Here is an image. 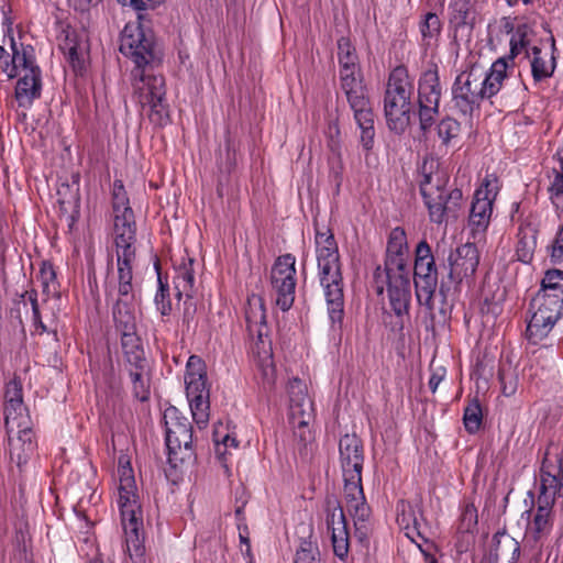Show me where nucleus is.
<instances>
[{"label":"nucleus","instance_id":"052dcab7","mask_svg":"<svg viewBox=\"0 0 563 563\" xmlns=\"http://www.w3.org/2000/svg\"><path fill=\"white\" fill-rule=\"evenodd\" d=\"M199 376H202V378L207 377L206 364L201 357L197 355H191L187 362L185 379L196 378Z\"/></svg>","mask_w":563,"mask_h":563},{"label":"nucleus","instance_id":"13d9d810","mask_svg":"<svg viewBox=\"0 0 563 563\" xmlns=\"http://www.w3.org/2000/svg\"><path fill=\"white\" fill-rule=\"evenodd\" d=\"M187 398H195V396L209 397V388L207 387V377L202 376L196 378L185 379Z\"/></svg>","mask_w":563,"mask_h":563},{"label":"nucleus","instance_id":"c9c22d12","mask_svg":"<svg viewBox=\"0 0 563 563\" xmlns=\"http://www.w3.org/2000/svg\"><path fill=\"white\" fill-rule=\"evenodd\" d=\"M10 46L12 48V55H10V58L3 60V65L1 64V69L8 75L9 78H14L18 76L19 67H22L24 73H26V69H30L31 66L35 65L33 64V60L27 57L25 51L22 53L18 51L15 42L12 37H10Z\"/></svg>","mask_w":563,"mask_h":563},{"label":"nucleus","instance_id":"8fccbe9b","mask_svg":"<svg viewBox=\"0 0 563 563\" xmlns=\"http://www.w3.org/2000/svg\"><path fill=\"white\" fill-rule=\"evenodd\" d=\"M122 5L131 7L137 12V20L142 21L146 18V11L155 10L162 5L165 0H117Z\"/></svg>","mask_w":563,"mask_h":563},{"label":"nucleus","instance_id":"338daca9","mask_svg":"<svg viewBox=\"0 0 563 563\" xmlns=\"http://www.w3.org/2000/svg\"><path fill=\"white\" fill-rule=\"evenodd\" d=\"M27 296L31 305H32V311H33V319L35 323H38V325L42 328V330H46V327L43 324L40 318V310L36 299V292L34 290L32 291H25V294L22 297Z\"/></svg>","mask_w":563,"mask_h":563},{"label":"nucleus","instance_id":"49530a36","mask_svg":"<svg viewBox=\"0 0 563 563\" xmlns=\"http://www.w3.org/2000/svg\"><path fill=\"white\" fill-rule=\"evenodd\" d=\"M118 273V296L122 297H135L133 287V267L129 266H117Z\"/></svg>","mask_w":563,"mask_h":563},{"label":"nucleus","instance_id":"473e14b6","mask_svg":"<svg viewBox=\"0 0 563 563\" xmlns=\"http://www.w3.org/2000/svg\"><path fill=\"white\" fill-rule=\"evenodd\" d=\"M59 48L66 55L68 63L76 73L85 68L84 46L78 43L75 31H65V38Z\"/></svg>","mask_w":563,"mask_h":563},{"label":"nucleus","instance_id":"c756f323","mask_svg":"<svg viewBox=\"0 0 563 563\" xmlns=\"http://www.w3.org/2000/svg\"><path fill=\"white\" fill-rule=\"evenodd\" d=\"M507 77V63L504 58L497 59L488 74H482V87L485 98H492L504 88Z\"/></svg>","mask_w":563,"mask_h":563},{"label":"nucleus","instance_id":"1a4fd4ad","mask_svg":"<svg viewBox=\"0 0 563 563\" xmlns=\"http://www.w3.org/2000/svg\"><path fill=\"white\" fill-rule=\"evenodd\" d=\"M532 316L527 327V336L533 343L542 340L552 330L563 312V298L555 295L537 294L530 302Z\"/></svg>","mask_w":563,"mask_h":563},{"label":"nucleus","instance_id":"c03bdc74","mask_svg":"<svg viewBox=\"0 0 563 563\" xmlns=\"http://www.w3.org/2000/svg\"><path fill=\"white\" fill-rule=\"evenodd\" d=\"M126 552L133 563H145V547L140 531L124 533Z\"/></svg>","mask_w":563,"mask_h":563},{"label":"nucleus","instance_id":"f704fd0d","mask_svg":"<svg viewBox=\"0 0 563 563\" xmlns=\"http://www.w3.org/2000/svg\"><path fill=\"white\" fill-rule=\"evenodd\" d=\"M20 419L19 421H21ZM9 437V445H10V454L13 455L14 452H18L19 463L21 462L20 451L25 452L33 449V431L27 426L21 423V427H15L14 431Z\"/></svg>","mask_w":563,"mask_h":563},{"label":"nucleus","instance_id":"a19ab883","mask_svg":"<svg viewBox=\"0 0 563 563\" xmlns=\"http://www.w3.org/2000/svg\"><path fill=\"white\" fill-rule=\"evenodd\" d=\"M442 23L439 16L433 12L424 14L423 20L419 24L423 44L429 46L431 41L440 35Z\"/></svg>","mask_w":563,"mask_h":563},{"label":"nucleus","instance_id":"cd10ccee","mask_svg":"<svg viewBox=\"0 0 563 563\" xmlns=\"http://www.w3.org/2000/svg\"><path fill=\"white\" fill-rule=\"evenodd\" d=\"M245 320L250 334L256 333L258 340L266 335V311L261 297L253 295L247 299Z\"/></svg>","mask_w":563,"mask_h":563},{"label":"nucleus","instance_id":"79ce46f5","mask_svg":"<svg viewBox=\"0 0 563 563\" xmlns=\"http://www.w3.org/2000/svg\"><path fill=\"white\" fill-rule=\"evenodd\" d=\"M483 420L481 404L474 398L464 409L463 421L468 433H475L479 430Z\"/></svg>","mask_w":563,"mask_h":563},{"label":"nucleus","instance_id":"f3484780","mask_svg":"<svg viewBox=\"0 0 563 563\" xmlns=\"http://www.w3.org/2000/svg\"><path fill=\"white\" fill-rule=\"evenodd\" d=\"M448 11V22L453 32V40L470 38L476 24V11L471 0H451Z\"/></svg>","mask_w":563,"mask_h":563},{"label":"nucleus","instance_id":"4be33fe9","mask_svg":"<svg viewBox=\"0 0 563 563\" xmlns=\"http://www.w3.org/2000/svg\"><path fill=\"white\" fill-rule=\"evenodd\" d=\"M125 223L122 222L114 228L117 266L132 265L136 258V225Z\"/></svg>","mask_w":563,"mask_h":563},{"label":"nucleus","instance_id":"603ef678","mask_svg":"<svg viewBox=\"0 0 563 563\" xmlns=\"http://www.w3.org/2000/svg\"><path fill=\"white\" fill-rule=\"evenodd\" d=\"M320 553L310 541H302L295 555L294 563H321Z\"/></svg>","mask_w":563,"mask_h":563},{"label":"nucleus","instance_id":"423d86ee","mask_svg":"<svg viewBox=\"0 0 563 563\" xmlns=\"http://www.w3.org/2000/svg\"><path fill=\"white\" fill-rule=\"evenodd\" d=\"M317 261L329 317L332 323H341L344 314V294L339 247L318 249Z\"/></svg>","mask_w":563,"mask_h":563},{"label":"nucleus","instance_id":"bf43d9fd","mask_svg":"<svg viewBox=\"0 0 563 563\" xmlns=\"http://www.w3.org/2000/svg\"><path fill=\"white\" fill-rule=\"evenodd\" d=\"M332 547L334 554L344 560L349 553V531H341L338 529V532L331 534Z\"/></svg>","mask_w":563,"mask_h":563},{"label":"nucleus","instance_id":"c85d7f7f","mask_svg":"<svg viewBox=\"0 0 563 563\" xmlns=\"http://www.w3.org/2000/svg\"><path fill=\"white\" fill-rule=\"evenodd\" d=\"M135 297L118 296L112 308L115 328L122 331H136Z\"/></svg>","mask_w":563,"mask_h":563},{"label":"nucleus","instance_id":"e2e57ef3","mask_svg":"<svg viewBox=\"0 0 563 563\" xmlns=\"http://www.w3.org/2000/svg\"><path fill=\"white\" fill-rule=\"evenodd\" d=\"M328 249V247H338V243L334 239L331 230H327L325 232H321L319 229L316 230V250L318 249Z\"/></svg>","mask_w":563,"mask_h":563},{"label":"nucleus","instance_id":"b1692460","mask_svg":"<svg viewBox=\"0 0 563 563\" xmlns=\"http://www.w3.org/2000/svg\"><path fill=\"white\" fill-rule=\"evenodd\" d=\"M290 400V423H298L301 420L310 423L313 417L312 400L306 393V386L300 379H294L289 385Z\"/></svg>","mask_w":563,"mask_h":563},{"label":"nucleus","instance_id":"f03ea898","mask_svg":"<svg viewBox=\"0 0 563 563\" xmlns=\"http://www.w3.org/2000/svg\"><path fill=\"white\" fill-rule=\"evenodd\" d=\"M339 451L344 482V500L349 514L354 519L356 533H360L362 539L367 534V522L372 514L362 485L364 462L362 440L356 434H344L340 439Z\"/></svg>","mask_w":563,"mask_h":563},{"label":"nucleus","instance_id":"20e7f679","mask_svg":"<svg viewBox=\"0 0 563 563\" xmlns=\"http://www.w3.org/2000/svg\"><path fill=\"white\" fill-rule=\"evenodd\" d=\"M556 497H563V459H544L540 470V494L537 511L528 526L527 538L542 543L552 530V508Z\"/></svg>","mask_w":563,"mask_h":563},{"label":"nucleus","instance_id":"f8f14e48","mask_svg":"<svg viewBox=\"0 0 563 563\" xmlns=\"http://www.w3.org/2000/svg\"><path fill=\"white\" fill-rule=\"evenodd\" d=\"M440 98V79L434 67L422 74L418 85L419 123L424 134L431 130L439 114Z\"/></svg>","mask_w":563,"mask_h":563},{"label":"nucleus","instance_id":"3c124183","mask_svg":"<svg viewBox=\"0 0 563 563\" xmlns=\"http://www.w3.org/2000/svg\"><path fill=\"white\" fill-rule=\"evenodd\" d=\"M460 132V123L450 117L442 119L437 125L438 136L442 140L443 144H449V142L456 137Z\"/></svg>","mask_w":563,"mask_h":563},{"label":"nucleus","instance_id":"58836bf2","mask_svg":"<svg viewBox=\"0 0 563 563\" xmlns=\"http://www.w3.org/2000/svg\"><path fill=\"white\" fill-rule=\"evenodd\" d=\"M112 207L114 212V228L117 224L128 222L130 225H136L134 220V212L129 206V199L126 195L112 194Z\"/></svg>","mask_w":563,"mask_h":563},{"label":"nucleus","instance_id":"9b49d317","mask_svg":"<svg viewBox=\"0 0 563 563\" xmlns=\"http://www.w3.org/2000/svg\"><path fill=\"white\" fill-rule=\"evenodd\" d=\"M438 286V271L431 247L427 241H420L416 247L415 287L417 300L428 310L433 309V298Z\"/></svg>","mask_w":563,"mask_h":563},{"label":"nucleus","instance_id":"a18cd8bd","mask_svg":"<svg viewBox=\"0 0 563 563\" xmlns=\"http://www.w3.org/2000/svg\"><path fill=\"white\" fill-rule=\"evenodd\" d=\"M195 422L199 428L207 424L209 420V397L195 396L188 399Z\"/></svg>","mask_w":563,"mask_h":563},{"label":"nucleus","instance_id":"e433bc0d","mask_svg":"<svg viewBox=\"0 0 563 563\" xmlns=\"http://www.w3.org/2000/svg\"><path fill=\"white\" fill-rule=\"evenodd\" d=\"M327 527L331 534L341 531H347V522L340 503L334 498L327 499Z\"/></svg>","mask_w":563,"mask_h":563},{"label":"nucleus","instance_id":"774afa93","mask_svg":"<svg viewBox=\"0 0 563 563\" xmlns=\"http://www.w3.org/2000/svg\"><path fill=\"white\" fill-rule=\"evenodd\" d=\"M528 32H529L528 24H520L517 26L516 32L512 36V37H516L517 41H519V44L521 47H525L527 44L526 37L528 35Z\"/></svg>","mask_w":563,"mask_h":563},{"label":"nucleus","instance_id":"72a5a7b5","mask_svg":"<svg viewBox=\"0 0 563 563\" xmlns=\"http://www.w3.org/2000/svg\"><path fill=\"white\" fill-rule=\"evenodd\" d=\"M121 345L124 357L130 366L137 365V367H140V365H145L144 351L136 335V331H122Z\"/></svg>","mask_w":563,"mask_h":563},{"label":"nucleus","instance_id":"4468645a","mask_svg":"<svg viewBox=\"0 0 563 563\" xmlns=\"http://www.w3.org/2000/svg\"><path fill=\"white\" fill-rule=\"evenodd\" d=\"M119 506L124 533L140 531L143 527L141 506L134 494V477L132 468H120Z\"/></svg>","mask_w":563,"mask_h":563},{"label":"nucleus","instance_id":"0eeeda50","mask_svg":"<svg viewBox=\"0 0 563 563\" xmlns=\"http://www.w3.org/2000/svg\"><path fill=\"white\" fill-rule=\"evenodd\" d=\"M120 52L130 57L135 64L133 75L140 78L146 73V67L158 65L162 60V51L155 43L153 34L144 31L141 23H128L121 32Z\"/></svg>","mask_w":563,"mask_h":563},{"label":"nucleus","instance_id":"0e129e2a","mask_svg":"<svg viewBox=\"0 0 563 563\" xmlns=\"http://www.w3.org/2000/svg\"><path fill=\"white\" fill-rule=\"evenodd\" d=\"M235 165V152L231 150L230 142H227L225 145V161L222 158L219 161V167L221 170L230 173Z\"/></svg>","mask_w":563,"mask_h":563},{"label":"nucleus","instance_id":"680f3d73","mask_svg":"<svg viewBox=\"0 0 563 563\" xmlns=\"http://www.w3.org/2000/svg\"><path fill=\"white\" fill-rule=\"evenodd\" d=\"M197 312V305L192 300L191 294H186V300L184 301V312H183V323L189 330L191 328L192 322L195 321Z\"/></svg>","mask_w":563,"mask_h":563},{"label":"nucleus","instance_id":"39448f33","mask_svg":"<svg viewBox=\"0 0 563 563\" xmlns=\"http://www.w3.org/2000/svg\"><path fill=\"white\" fill-rule=\"evenodd\" d=\"M413 85L405 66H397L389 74L384 95V114L387 126L402 134L410 125Z\"/></svg>","mask_w":563,"mask_h":563},{"label":"nucleus","instance_id":"dca6fc26","mask_svg":"<svg viewBox=\"0 0 563 563\" xmlns=\"http://www.w3.org/2000/svg\"><path fill=\"white\" fill-rule=\"evenodd\" d=\"M482 73L471 69L460 74L452 88L454 106L464 115H472L485 99L482 87Z\"/></svg>","mask_w":563,"mask_h":563},{"label":"nucleus","instance_id":"5701e85b","mask_svg":"<svg viewBox=\"0 0 563 563\" xmlns=\"http://www.w3.org/2000/svg\"><path fill=\"white\" fill-rule=\"evenodd\" d=\"M479 264V252L474 243H465L456 247L449 256V267L453 275L471 278Z\"/></svg>","mask_w":563,"mask_h":563},{"label":"nucleus","instance_id":"6e6552de","mask_svg":"<svg viewBox=\"0 0 563 563\" xmlns=\"http://www.w3.org/2000/svg\"><path fill=\"white\" fill-rule=\"evenodd\" d=\"M166 446L168 463L174 468L195 465L197 455L192 446V426L186 417H179L176 408L166 411Z\"/></svg>","mask_w":563,"mask_h":563},{"label":"nucleus","instance_id":"412c9836","mask_svg":"<svg viewBox=\"0 0 563 563\" xmlns=\"http://www.w3.org/2000/svg\"><path fill=\"white\" fill-rule=\"evenodd\" d=\"M23 397L21 380L14 377L7 384L5 388V406H4V424L7 433L14 431L15 427H21L20 419H23Z\"/></svg>","mask_w":563,"mask_h":563},{"label":"nucleus","instance_id":"f257e3e1","mask_svg":"<svg viewBox=\"0 0 563 563\" xmlns=\"http://www.w3.org/2000/svg\"><path fill=\"white\" fill-rule=\"evenodd\" d=\"M338 57L341 65V87L361 129V143L366 151L373 148L375 129L374 112L357 65V55L349 37L338 40Z\"/></svg>","mask_w":563,"mask_h":563},{"label":"nucleus","instance_id":"864d4df0","mask_svg":"<svg viewBox=\"0 0 563 563\" xmlns=\"http://www.w3.org/2000/svg\"><path fill=\"white\" fill-rule=\"evenodd\" d=\"M554 179L549 187L552 202L556 208H563V161H560V170L553 169Z\"/></svg>","mask_w":563,"mask_h":563},{"label":"nucleus","instance_id":"bb28decb","mask_svg":"<svg viewBox=\"0 0 563 563\" xmlns=\"http://www.w3.org/2000/svg\"><path fill=\"white\" fill-rule=\"evenodd\" d=\"M465 278L462 276L453 275V271L450 268L449 273L445 277H442L440 287H439V296L441 298V307L439 312L442 317V320L445 321L453 309L456 297L460 292V287L462 282Z\"/></svg>","mask_w":563,"mask_h":563},{"label":"nucleus","instance_id":"ea45409f","mask_svg":"<svg viewBox=\"0 0 563 563\" xmlns=\"http://www.w3.org/2000/svg\"><path fill=\"white\" fill-rule=\"evenodd\" d=\"M563 272L548 271L541 280V289L537 294L555 295L563 298Z\"/></svg>","mask_w":563,"mask_h":563},{"label":"nucleus","instance_id":"393cba45","mask_svg":"<svg viewBox=\"0 0 563 563\" xmlns=\"http://www.w3.org/2000/svg\"><path fill=\"white\" fill-rule=\"evenodd\" d=\"M519 556V542L503 531L495 533L493 538V547L485 559L489 560V563H517Z\"/></svg>","mask_w":563,"mask_h":563},{"label":"nucleus","instance_id":"7ed1b4c3","mask_svg":"<svg viewBox=\"0 0 563 563\" xmlns=\"http://www.w3.org/2000/svg\"><path fill=\"white\" fill-rule=\"evenodd\" d=\"M449 177L439 169L434 159H424L420 167L419 189L431 222L442 224L455 221L463 207V194L459 188L448 189Z\"/></svg>","mask_w":563,"mask_h":563},{"label":"nucleus","instance_id":"ddd939ff","mask_svg":"<svg viewBox=\"0 0 563 563\" xmlns=\"http://www.w3.org/2000/svg\"><path fill=\"white\" fill-rule=\"evenodd\" d=\"M296 258L287 253L278 256L271 269V284L276 292V305L288 311L295 301Z\"/></svg>","mask_w":563,"mask_h":563},{"label":"nucleus","instance_id":"4d7b16f0","mask_svg":"<svg viewBox=\"0 0 563 563\" xmlns=\"http://www.w3.org/2000/svg\"><path fill=\"white\" fill-rule=\"evenodd\" d=\"M477 526V509L473 505H467L460 519L459 531L462 533H470L475 530Z\"/></svg>","mask_w":563,"mask_h":563},{"label":"nucleus","instance_id":"9d476101","mask_svg":"<svg viewBox=\"0 0 563 563\" xmlns=\"http://www.w3.org/2000/svg\"><path fill=\"white\" fill-rule=\"evenodd\" d=\"M385 286L391 310L398 318L409 314L411 301L410 271L383 272L380 266L374 271V287L377 295H383Z\"/></svg>","mask_w":563,"mask_h":563},{"label":"nucleus","instance_id":"2eb2a0df","mask_svg":"<svg viewBox=\"0 0 563 563\" xmlns=\"http://www.w3.org/2000/svg\"><path fill=\"white\" fill-rule=\"evenodd\" d=\"M142 86L140 90V103L150 108V120L158 125L168 121V104L166 103L165 81L162 76L144 74L140 75Z\"/></svg>","mask_w":563,"mask_h":563},{"label":"nucleus","instance_id":"6ab92c4d","mask_svg":"<svg viewBox=\"0 0 563 563\" xmlns=\"http://www.w3.org/2000/svg\"><path fill=\"white\" fill-rule=\"evenodd\" d=\"M56 195L59 207V220L71 230L79 217L78 179H75L71 184L62 183L57 188Z\"/></svg>","mask_w":563,"mask_h":563},{"label":"nucleus","instance_id":"09e8293b","mask_svg":"<svg viewBox=\"0 0 563 563\" xmlns=\"http://www.w3.org/2000/svg\"><path fill=\"white\" fill-rule=\"evenodd\" d=\"M194 260L189 258L188 264H185L178 272V289L177 297L180 298L183 292L189 294L188 291L194 287L195 276L192 269Z\"/></svg>","mask_w":563,"mask_h":563},{"label":"nucleus","instance_id":"4c0bfd02","mask_svg":"<svg viewBox=\"0 0 563 563\" xmlns=\"http://www.w3.org/2000/svg\"><path fill=\"white\" fill-rule=\"evenodd\" d=\"M145 365H133L129 369L130 377L133 384V395L140 401H147L150 399V379L144 375Z\"/></svg>","mask_w":563,"mask_h":563},{"label":"nucleus","instance_id":"aec40b11","mask_svg":"<svg viewBox=\"0 0 563 563\" xmlns=\"http://www.w3.org/2000/svg\"><path fill=\"white\" fill-rule=\"evenodd\" d=\"M407 242L404 230L400 228H396L390 232L386 258L383 272H406L410 271L408 261H407Z\"/></svg>","mask_w":563,"mask_h":563},{"label":"nucleus","instance_id":"a211bd4d","mask_svg":"<svg viewBox=\"0 0 563 563\" xmlns=\"http://www.w3.org/2000/svg\"><path fill=\"white\" fill-rule=\"evenodd\" d=\"M486 186H488V184H486ZM495 196L496 194H492L487 187L479 188L475 191L468 217V223L473 234L484 232L488 227Z\"/></svg>","mask_w":563,"mask_h":563},{"label":"nucleus","instance_id":"6e6d98bb","mask_svg":"<svg viewBox=\"0 0 563 563\" xmlns=\"http://www.w3.org/2000/svg\"><path fill=\"white\" fill-rule=\"evenodd\" d=\"M158 290L155 295V305L162 316H169L172 311V302L169 299L168 286L163 284L161 275L158 274Z\"/></svg>","mask_w":563,"mask_h":563},{"label":"nucleus","instance_id":"de8ad7c7","mask_svg":"<svg viewBox=\"0 0 563 563\" xmlns=\"http://www.w3.org/2000/svg\"><path fill=\"white\" fill-rule=\"evenodd\" d=\"M294 428V437L297 441L298 451L300 455H306L308 451V444H310L313 440V435L311 430L309 429V423L301 420L298 423H291Z\"/></svg>","mask_w":563,"mask_h":563},{"label":"nucleus","instance_id":"7c9ffc66","mask_svg":"<svg viewBox=\"0 0 563 563\" xmlns=\"http://www.w3.org/2000/svg\"><path fill=\"white\" fill-rule=\"evenodd\" d=\"M397 509V522L399 527L405 530L406 537H408L411 541L417 542L415 539L416 534L417 537L421 538L424 542H427L428 539L426 538L423 531L421 530V525L418 521L412 505L401 500Z\"/></svg>","mask_w":563,"mask_h":563},{"label":"nucleus","instance_id":"2f4dec72","mask_svg":"<svg viewBox=\"0 0 563 563\" xmlns=\"http://www.w3.org/2000/svg\"><path fill=\"white\" fill-rule=\"evenodd\" d=\"M537 228L530 221H523L518 230L517 256L523 263L532 260L537 245Z\"/></svg>","mask_w":563,"mask_h":563},{"label":"nucleus","instance_id":"5fc2aeb1","mask_svg":"<svg viewBox=\"0 0 563 563\" xmlns=\"http://www.w3.org/2000/svg\"><path fill=\"white\" fill-rule=\"evenodd\" d=\"M499 380L503 394L507 397L514 395L518 388V375L510 366L499 371Z\"/></svg>","mask_w":563,"mask_h":563},{"label":"nucleus","instance_id":"69168bd1","mask_svg":"<svg viewBox=\"0 0 563 563\" xmlns=\"http://www.w3.org/2000/svg\"><path fill=\"white\" fill-rule=\"evenodd\" d=\"M551 256L555 261L563 260V225L553 241Z\"/></svg>","mask_w":563,"mask_h":563},{"label":"nucleus","instance_id":"a878e982","mask_svg":"<svg viewBox=\"0 0 563 563\" xmlns=\"http://www.w3.org/2000/svg\"><path fill=\"white\" fill-rule=\"evenodd\" d=\"M41 70L37 66H31L18 80L15 86V99L20 107L27 108L41 96Z\"/></svg>","mask_w":563,"mask_h":563},{"label":"nucleus","instance_id":"37998d69","mask_svg":"<svg viewBox=\"0 0 563 563\" xmlns=\"http://www.w3.org/2000/svg\"><path fill=\"white\" fill-rule=\"evenodd\" d=\"M533 58L531 60L532 77L536 81H541L552 76L554 65L548 66L547 59L541 56L542 52L539 47H532Z\"/></svg>","mask_w":563,"mask_h":563}]
</instances>
